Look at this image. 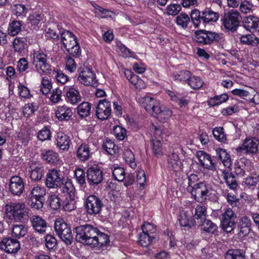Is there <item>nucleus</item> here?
I'll list each match as a JSON object with an SVG mask.
<instances>
[{
  "mask_svg": "<svg viewBox=\"0 0 259 259\" xmlns=\"http://www.w3.org/2000/svg\"><path fill=\"white\" fill-rule=\"evenodd\" d=\"M29 211V208L23 202L6 204L5 206L6 219L15 222H19L27 216Z\"/></svg>",
  "mask_w": 259,
  "mask_h": 259,
  "instance_id": "1",
  "label": "nucleus"
},
{
  "mask_svg": "<svg viewBox=\"0 0 259 259\" xmlns=\"http://www.w3.org/2000/svg\"><path fill=\"white\" fill-rule=\"evenodd\" d=\"M216 153L224 166L228 169L223 171L222 176L223 179L229 188L232 189H235L236 187L237 184L234 177L232 175L230 170L232 165V161L229 155L225 149L222 148L217 149Z\"/></svg>",
  "mask_w": 259,
  "mask_h": 259,
  "instance_id": "2",
  "label": "nucleus"
},
{
  "mask_svg": "<svg viewBox=\"0 0 259 259\" xmlns=\"http://www.w3.org/2000/svg\"><path fill=\"white\" fill-rule=\"evenodd\" d=\"M187 191L196 201L201 203L204 202L210 195H214L215 192L211 186L205 182L198 183L193 187H187Z\"/></svg>",
  "mask_w": 259,
  "mask_h": 259,
  "instance_id": "3",
  "label": "nucleus"
},
{
  "mask_svg": "<svg viewBox=\"0 0 259 259\" xmlns=\"http://www.w3.org/2000/svg\"><path fill=\"white\" fill-rule=\"evenodd\" d=\"M98 231L97 228L88 224L76 227L75 239L82 244L91 245Z\"/></svg>",
  "mask_w": 259,
  "mask_h": 259,
  "instance_id": "4",
  "label": "nucleus"
},
{
  "mask_svg": "<svg viewBox=\"0 0 259 259\" xmlns=\"http://www.w3.org/2000/svg\"><path fill=\"white\" fill-rule=\"evenodd\" d=\"M63 46L68 52L74 56L80 54V49L77 42L76 37L70 31L64 30L61 37Z\"/></svg>",
  "mask_w": 259,
  "mask_h": 259,
  "instance_id": "5",
  "label": "nucleus"
},
{
  "mask_svg": "<svg viewBox=\"0 0 259 259\" xmlns=\"http://www.w3.org/2000/svg\"><path fill=\"white\" fill-rule=\"evenodd\" d=\"M54 228L57 235L66 244L71 243L73 236L71 229L63 219H58L56 220Z\"/></svg>",
  "mask_w": 259,
  "mask_h": 259,
  "instance_id": "6",
  "label": "nucleus"
},
{
  "mask_svg": "<svg viewBox=\"0 0 259 259\" xmlns=\"http://www.w3.org/2000/svg\"><path fill=\"white\" fill-rule=\"evenodd\" d=\"M47 61L48 57L42 52L39 51L34 52L32 63L39 73L49 74L51 73V69Z\"/></svg>",
  "mask_w": 259,
  "mask_h": 259,
  "instance_id": "7",
  "label": "nucleus"
},
{
  "mask_svg": "<svg viewBox=\"0 0 259 259\" xmlns=\"http://www.w3.org/2000/svg\"><path fill=\"white\" fill-rule=\"evenodd\" d=\"M241 17L236 10H231L225 14L222 20L223 26L228 31H234L239 26Z\"/></svg>",
  "mask_w": 259,
  "mask_h": 259,
  "instance_id": "8",
  "label": "nucleus"
},
{
  "mask_svg": "<svg viewBox=\"0 0 259 259\" xmlns=\"http://www.w3.org/2000/svg\"><path fill=\"white\" fill-rule=\"evenodd\" d=\"M78 81L86 86H95L97 84V80L95 73L90 68L80 67L78 70Z\"/></svg>",
  "mask_w": 259,
  "mask_h": 259,
  "instance_id": "9",
  "label": "nucleus"
},
{
  "mask_svg": "<svg viewBox=\"0 0 259 259\" xmlns=\"http://www.w3.org/2000/svg\"><path fill=\"white\" fill-rule=\"evenodd\" d=\"M46 193V190L44 187L38 186L34 187L30 193L31 206L36 209L42 208Z\"/></svg>",
  "mask_w": 259,
  "mask_h": 259,
  "instance_id": "10",
  "label": "nucleus"
},
{
  "mask_svg": "<svg viewBox=\"0 0 259 259\" xmlns=\"http://www.w3.org/2000/svg\"><path fill=\"white\" fill-rule=\"evenodd\" d=\"M259 140L256 138L251 137L246 138L241 145L238 147L236 150L238 153L244 151L248 154H255L258 152Z\"/></svg>",
  "mask_w": 259,
  "mask_h": 259,
  "instance_id": "11",
  "label": "nucleus"
},
{
  "mask_svg": "<svg viewBox=\"0 0 259 259\" xmlns=\"http://www.w3.org/2000/svg\"><path fill=\"white\" fill-rule=\"evenodd\" d=\"M236 215L230 208L227 209L222 215V228L225 232L230 233L233 230L236 222Z\"/></svg>",
  "mask_w": 259,
  "mask_h": 259,
  "instance_id": "12",
  "label": "nucleus"
},
{
  "mask_svg": "<svg viewBox=\"0 0 259 259\" xmlns=\"http://www.w3.org/2000/svg\"><path fill=\"white\" fill-rule=\"evenodd\" d=\"M111 105L110 102L104 99L100 100L96 107V115L101 120L107 119L111 114Z\"/></svg>",
  "mask_w": 259,
  "mask_h": 259,
  "instance_id": "13",
  "label": "nucleus"
},
{
  "mask_svg": "<svg viewBox=\"0 0 259 259\" xmlns=\"http://www.w3.org/2000/svg\"><path fill=\"white\" fill-rule=\"evenodd\" d=\"M85 206L87 211L89 214L95 215L101 211L103 204L98 197L95 195H91L87 198Z\"/></svg>",
  "mask_w": 259,
  "mask_h": 259,
  "instance_id": "14",
  "label": "nucleus"
},
{
  "mask_svg": "<svg viewBox=\"0 0 259 259\" xmlns=\"http://www.w3.org/2000/svg\"><path fill=\"white\" fill-rule=\"evenodd\" d=\"M219 36V35L216 33L201 30L195 32L194 39L198 43L208 44L214 40H218Z\"/></svg>",
  "mask_w": 259,
  "mask_h": 259,
  "instance_id": "15",
  "label": "nucleus"
},
{
  "mask_svg": "<svg viewBox=\"0 0 259 259\" xmlns=\"http://www.w3.org/2000/svg\"><path fill=\"white\" fill-rule=\"evenodd\" d=\"M138 101L141 106L151 115L161 103L159 101L149 96L140 97L138 98Z\"/></svg>",
  "mask_w": 259,
  "mask_h": 259,
  "instance_id": "16",
  "label": "nucleus"
},
{
  "mask_svg": "<svg viewBox=\"0 0 259 259\" xmlns=\"http://www.w3.org/2000/svg\"><path fill=\"white\" fill-rule=\"evenodd\" d=\"M63 184V179L59 171L55 169L50 170L47 175L46 186L50 188H54Z\"/></svg>",
  "mask_w": 259,
  "mask_h": 259,
  "instance_id": "17",
  "label": "nucleus"
},
{
  "mask_svg": "<svg viewBox=\"0 0 259 259\" xmlns=\"http://www.w3.org/2000/svg\"><path fill=\"white\" fill-rule=\"evenodd\" d=\"M20 245L18 240L11 238H4L0 242V249L8 253H15L20 249Z\"/></svg>",
  "mask_w": 259,
  "mask_h": 259,
  "instance_id": "18",
  "label": "nucleus"
},
{
  "mask_svg": "<svg viewBox=\"0 0 259 259\" xmlns=\"http://www.w3.org/2000/svg\"><path fill=\"white\" fill-rule=\"evenodd\" d=\"M65 100L71 105H76L81 100V96L76 87H66L65 88Z\"/></svg>",
  "mask_w": 259,
  "mask_h": 259,
  "instance_id": "19",
  "label": "nucleus"
},
{
  "mask_svg": "<svg viewBox=\"0 0 259 259\" xmlns=\"http://www.w3.org/2000/svg\"><path fill=\"white\" fill-rule=\"evenodd\" d=\"M171 110L160 103L152 116L157 118L161 122H166L172 115Z\"/></svg>",
  "mask_w": 259,
  "mask_h": 259,
  "instance_id": "20",
  "label": "nucleus"
},
{
  "mask_svg": "<svg viewBox=\"0 0 259 259\" xmlns=\"http://www.w3.org/2000/svg\"><path fill=\"white\" fill-rule=\"evenodd\" d=\"M87 174V180L90 185L98 184L103 180L102 171L97 166L89 168Z\"/></svg>",
  "mask_w": 259,
  "mask_h": 259,
  "instance_id": "21",
  "label": "nucleus"
},
{
  "mask_svg": "<svg viewBox=\"0 0 259 259\" xmlns=\"http://www.w3.org/2000/svg\"><path fill=\"white\" fill-rule=\"evenodd\" d=\"M24 188V184L21 178L18 176L11 177L9 189L10 192L15 195H19L22 193Z\"/></svg>",
  "mask_w": 259,
  "mask_h": 259,
  "instance_id": "22",
  "label": "nucleus"
},
{
  "mask_svg": "<svg viewBox=\"0 0 259 259\" xmlns=\"http://www.w3.org/2000/svg\"><path fill=\"white\" fill-rule=\"evenodd\" d=\"M196 156L204 168L211 170L215 169L214 163L209 154L204 151H199L197 152Z\"/></svg>",
  "mask_w": 259,
  "mask_h": 259,
  "instance_id": "23",
  "label": "nucleus"
},
{
  "mask_svg": "<svg viewBox=\"0 0 259 259\" xmlns=\"http://www.w3.org/2000/svg\"><path fill=\"white\" fill-rule=\"evenodd\" d=\"M28 23L30 25L31 28L37 30L44 23L46 19L44 15L40 13L32 12L31 13L27 19Z\"/></svg>",
  "mask_w": 259,
  "mask_h": 259,
  "instance_id": "24",
  "label": "nucleus"
},
{
  "mask_svg": "<svg viewBox=\"0 0 259 259\" xmlns=\"http://www.w3.org/2000/svg\"><path fill=\"white\" fill-rule=\"evenodd\" d=\"M72 113L71 108L64 105L56 107L55 115L59 121H68L72 116Z\"/></svg>",
  "mask_w": 259,
  "mask_h": 259,
  "instance_id": "25",
  "label": "nucleus"
},
{
  "mask_svg": "<svg viewBox=\"0 0 259 259\" xmlns=\"http://www.w3.org/2000/svg\"><path fill=\"white\" fill-rule=\"evenodd\" d=\"M180 150V149H176L168 155L167 158V167L168 168L175 171L180 168L181 162L179 155Z\"/></svg>",
  "mask_w": 259,
  "mask_h": 259,
  "instance_id": "26",
  "label": "nucleus"
},
{
  "mask_svg": "<svg viewBox=\"0 0 259 259\" xmlns=\"http://www.w3.org/2000/svg\"><path fill=\"white\" fill-rule=\"evenodd\" d=\"M124 75L129 81L133 84L137 90H142L145 88L146 84L144 81L139 78V77L133 73V72L128 69L124 71Z\"/></svg>",
  "mask_w": 259,
  "mask_h": 259,
  "instance_id": "27",
  "label": "nucleus"
},
{
  "mask_svg": "<svg viewBox=\"0 0 259 259\" xmlns=\"http://www.w3.org/2000/svg\"><path fill=\"white\" fill-rule=\"evenodd\" d=\"M90 155V150L87 144L82 143L77 148L76 156L80 161H85L88 160Z\"/></svg>",
  "mask_w": 259,
  "mask_h": 259,
  "instance_id": "28",
  "label": "nucleus"
},
{
  "mask_svg": "<svg viewBox=\"0 0 259 259\" xmlns=\"http://www.w3.org/2000/svg\"><path fill=\"white\" fill-rule=\"evenodd\" d=\"M244 27L251 32L259 31V19L253 16H249L244 21Z\"/></svg>",
  "mask_w": 259,
  "mask_h": 259,
  "instance_id": "29",
  "label": "nucleus"
},
{
  "mask_svg": "<svg viewBox=\"0 0 259 259\" xmlns=\"http://www.w3.org/2000/svg\"><path fill=\"white\" fill-rule=\"evenodd\" d=\"M57 146L62 150H67L69 147L70 140L69 138L64 133L59 132L56 136Z\"/></svg>",
  "mask_w": 259,
  "mask_h": 259,
  "instance_id": "30",
  "label": "nucleus"
},
{
  "mask_svg": "<svg viewBox=\"0 0 259 259\" xmlns=\"http://www.w3.org/2000/svg\"><path fill=\"white\" fill-rule=\"evenodd\" d=\"M33 227L38 232L44 233L47 228V224L45 220L39 216H33L31 218Z\"/></svg>",
  "mask_w": 259,
  "mask_h": 259,
  "instance_id": "31",
  "label": "nucleus"
},
{
  "mask_svg": "<svg viewBox=\"0 0 259 259\" xmlns=\"http://www.w3.org/2000/svg\"><path fill=\"white\" fill-rule=\"evenodd\" d=\"M251 221L249 218L247 216L241 217L239 222L240 236H246L250 231Z\"/></svg>",
  "mask_w": 259,
  "mask_h": 259,
  "instance_id": "32",
  "label": "nucleus"
},
{
  "mask_svg": "<svg viewBox=\"0 0 259 259\" xmlns=\"http://www.w3.org/2000/svg\"><path fill=\"white\" fill-rule=\"evenodd\" d=\"M109 240V237L107 234L100 232L98 230L91 246L93 247H102L104 245H106Z\"/></svg>",
  "mask_w": 259,
  "mask_h": 259,
  "instance_id": "33",
  "label": "nucleus"
},
{
  "mask_svg": "<svg viewBox=\"0 0 259 259\" xmlns=\"http://www.w3.org/2000/svg\"><path fill=\"white\" fill-rule=\"evenodd\" d=\"M167 93L170 99L177 103L182 107H185L189 102V99L183 97L177 92H174L169 90L167 91Z\"/></svg>",
  "mask_w": 259,
  "mask_h": 259,
  "instance_id": "34",
  "label": "nucleus"
},
{
  "mask_svg": "<svg viewBox=\"0 0 259 259\" xmlns=\"http://www.w3.org/2000/svg\"><path fill=\"white\" fill-rule=\"evenodd\" d=\"M219 19V14L210 9H205L202 13V20L204 23L216 22Z\"/></svg>",
  "mask_w": 259,
  "mask_h": 259,
  "instance_id": "35",
  "label": "nucleus"
},
{
  "mask_svg": "<svg viewBox=\"0 0 259 259\" xmlns=\"http://www.w3.org/2000/svg\"><path fill=\"white\" fill-rule=\"evenodd\" d=\"M30 178L33 181L40 180L42 176V170L35 163H32L28 169Z\"/></svg>",
  "mask_w": 259,
  "mask_h": 259,
  "instance_id": "36",
  "label": "nucleus"
},
{
  "mask_svg": "<svg viewBox=\"0 0 259 259\" xmlns=\"http://www.w3.org/2000/svg\"><path fill=\"white\" fill-rule=\"evenodd\" d=\"M240 41L242 44L252 46H257L259 42L258 39L253 34L241 35Z\"/></svg>",
  "mask_w": 259,
  "mask_h": 259,
  "instance_id": "37",
  "label": "nucleus"
},
{
  "mask_svg": "<svg viewBox=\"0 0 259 259\" xmlns=\"http://www.w3.org/2000/svg\"><path fill=\"white\" fill-rule=\"evenodd\" d=\"M123 157L126 163L132 168H135L137 164L135 161V155L133 152L128 149H125L123 153Z\"/></svg>",
  "mask_w": 259,
  "mask_h": 259,
  "instance_id": "38",
  "label": "nucleus"
},
{
  "mask_svg": "<svg viewBox=\"0 0 259 259\" xmlns=\"http://www.w3.org/2000/svg\"><path fill=\"white\" fill-rule=\"evenodd\" d=\"M228 99L229 97L227 94H223L210 98L208 101V105L210 107L218 106L226 102Z\"/></svg>",
  "mask_w": 259,
  "mask_h": 259,
  "instance_id": "39",
  "label": "nucleus"
},
{
  "mask_svg": "<svg viewBox=\"0 0 259 259\" xmlns=\"http://www.w3.org/2000/svg\"><path fill=\"white\" fill-rule=\"evenodd\" d=\"M27 47L26 40L24 37H16L13 41V48L15 52H21Z\"/></svg>",
  "mask_w": 259,
  "mask_h": 259,
  "instance_id": "40",
  "label": "nucleus"
},
{
  "mask_svg": "<svg viewBox=\"0 0 259 259\" xmlns=\"http://www.w3.org/2000/svg\"><path fill=\"white\" fill-rule=\"evenodd\" d=\"M12 11L14 15L17 17L24 18L27 13V9L22 4H15L12 7Z\"/></svg>",
  "mask_w": 259,
  "mask_h": 259,
  "instance_id": "41",
  "label": "nucleus"
},
{
  "mask_svg": "<svg viewBox=\"0 0 259 259\" xmlns=\"http://www.w3.org/2000/svg\"><path fill=\"white\" fill-rule=\"evenodd\" d=\"M187 83L192 89L197 90L200 89L203 84V81L199 77L190 74V77Z\"/></svg>",
  "mask_w": 259,
  "mask_h": 259,
  "instance_id": "42",
  "label": "nucleus"
},
{
  "mask_svg": "<svg viewBox=\"0 0 259 259\" xmlns=\"http://www.w3.org/2000/svg\"><path fill=\"white\" fill-rule=\"evenodd\" d=\"M179 222L182 227H189L191 228L194 225L192 219L184 211L180 212L179 217Z\"/></svg>",
  "mask_w": 259,
  "mask_h": 259,
  "instance_id": "43",
  "label": "nucleus"
},
{
  "mask_svg": "<svg viewBox=\"0 0 259 259\" xmlns=\"http://www.w3.org/2000/svg\"><path fill=\"white\" fill-rule=\"evenodd\" d=\"M217 229V226L208 220L204 219L201 225V230L209 233H213Z\"/></svg>",
  "mask_w": 259,
  "mask_h": 259,
  "instance_id": "44",
  "label": "nucleus"
},
{
  "mask_svg": "<svg viewBox=\"0 0 259 259\" xmlns=\"http://www.w3.org/2000/svg\"><path fill=\"white\" fill-rule=\"evenodd\" d=\"M22 25L20 21H14L10 24L8 28V33L10 35L15 36L21 30Z\"/></svg>",
  "mask_w": 259,
  "mask_h": 259,
  "instance_id": "45",
  "label": "nucleus"
},
{
  "mask_svg": "<svg viewBox=\"0 0 259 259\" xmlns=\"http://www.w3.org/2000/svg\"><path fill=\"white\" fill-rule=\"evenodd\" d=\"M177 24L183 28H186L190 22L189 16L184 13H181L176 17Z\"/></svg>",
  "mask_w": 259,
  "mask_h": 259,
  "instance_id": "46",
  "label": "nucleus"
},
{
  "mask_svg": "<svg viewBox=\"0 0 259 259\" xmlns=\"http://www.w3.org/2000/svg\"><path fill=\"white\" fill-rule=\"evenodd\" d=\"M116 50L118 54L123 57H130L132 56V53L130 49L120 41L116 42Z\"/></svg>",
  "mask_w": 259,
  "mask_h": 259,
  "instance_id": "47",
  "label": "nucleus"
},
{
  "mask_svg": "<svg viewBox=\"0 0 259 259\" xmlns=\"http://www.w3.org/2000/svg\"><path fill=\"white\" fill-rule=\"evenodd\" d=\"M26 232V229L22 225H14L12 228V235L16 238L24 236Z\"/></svg>",
  "mask_w": 259,
  "mask_h": 259,
  "instance_id": "48",
  "label": "nucleus"
},
{
  "mask_svg": "<svg viewBox=\"0 0 259 259\" xmlns=\"http://www.w3.org/2000/svg\"><path fill=\"white\" fill-rule=\"evenodd\" d=\"M91 110V105L87 102H83L77 107L78 114L81 117L88 116Z\"/></svg>",
  "mask_w": 259,
  "mask_h": 259,
  "instance_id": "49",
  "label": "nucleus"
},
{
  "mask_svg": "<svg viewBox=\"0 0 259 259\" xmlns=\"http://www.w3.org/2000/svg\"><path fill=\"white\" fill-rule=\"evenodd\" d=\"M112 176L114 179L119 182H122L125 179L124 169L118 166H114L112 168Z\"/></svg>",
  "mask_w": 259,
  "mask_h": 259,
  "instance_id": "50",
  "label": "nucleus"
},
{
  "mask_svg": "<svg viewBox=\"0 0 259 259\" xmlns=\"http://www.w3.org/2000/svg\"><path fill=\"white\" fill-rule=\"evenodd\" d=\"M42 157L49 163H54L58 160V155L52 150H47L43 152Z\"/></svg>",
  "mask_w": 259,
  "mask_h": 259,
  "instance_id": "51",
  "label": "nucleus"
},
{
  "mask_svg": "<svg viewBox=\"0 0 259 259\" xmlns=\"http://www.w3.org/2000/svg\"><path fill=\"white\" fill-rule=\"evenodd\" d=\"M212 134L217 140L223 143L226 142L227 140L226 136L222 127H217L213 128Z\"/></svg>",
  "mask_w": 259,
  "mask_h": 259,
  "instance_id": "52",
  "label": "nucleus"
},
{
  "mask_svg": "<svg viewBox=\"0 0 259 259\" xmlns=\"http://www.w3.org/2000/svg\"><path fill=\"white\" fill-rule=\"evenodd\" d=\"M103 148L108 154L113 155L117 152L118 147L111 140H107L103 144Z\"/></svg>",
  "mask_w": 259,
  "mask_h": 259,
  "instance_id": "53",
  "label": "nucleus"
},
{
  "mask_svg": "<svg viewBox=\"0 0 259 259\" xmlns=\"http://www.w3.org/2000/svg\"><path fill=\"white\" fill-rule=\"evenodd\" d=\"M153 237L150 234L142 232L140 235L139 243L143 247H147L151 243Z\"/></svg>",
  "mask_w": 259,
  "mask_h": 259,
  "instance_id": "54",
  "label": "nucleus"
},
{
  "mask_svg": "<svg viewBox=\"0 0 259 259\" xmlns=\"http://www.w3.org/2000/svg\"><path fill=\"white\" fill-rule=\"evenodd\" d=\"M50 206L53 209L59 208L61 205V202L59 197L56 194H52L48 198Z\"/></svg>",
  "mask_w": 259,
  "mask_h": 259,
  "instance_id": "55",
  "label": "nucleus"
},
{
  "mask_svg": "<svg viewBox=\"0 0 259 259\" xmlns=\"http://www.w3.org/2000/svg\"><path fill=\"white\" fill-rule=\"evenodd\" d=\"M52 88V83L50 80L44 77L42 78L40 90L43 94H48Z\"/></svg>",
  "mask_w": 259,
  "mask_h": 259,
  "instance_id": "56",
  "label": "nucleus"
},
{
  "mask_svg": "<svg viewBox=\"0 0 259 259\" xmlns=\"http://www.w3.org/2000/svg\"><path fill=\"white\" fill-rule=\"evenodd\" d=\"M152 142L154 154L157 157H160L163 154V143L159 141H152Z\"/></svg>",
  "mask_w": 259,
  "mask_h": 259,
  "instance_id": "57",
  "label": "nucleus"
},
{
  "mask_svg": "<svg viewBox=\"0 0 259 259\" xmlns=\"http://www.w3.org/2000/svg\"><path fill=\"white\" fill-rule=\"evenodd\" d=\"M226 259H245V257L241 250L232 249L228 251Z\"/></svg>",
  "mask_w": 259,
  "mask_h": 259,
  "instance_id": "58",
  "label": "nucleus"
},
{
  "mask_svg": "<svg viewBox=\"0 0 259 259\" xmlns=\"http://www.w3.org/2000/svg\"><path fill=\"white\" fill-rule=\"evenodd\" d=\"M190 72L188 70H182L173 74V77L176 80L186 81L187 82L190 77Z\"/></svg>",
  "mask_w": 259,
  "mask_h": 259,
  "instance_id": "59",
  "label": "nucleus"
},
{
  "mask_svg": "<svg viewBox=\"0 0 259 259\" xmlns=\"http://www.w3.org/2000/svg\"><path fill=\"white\" fill-rule=\"evenodd\" d=\"M61 97L62 91L59 88H56L51 93L50 99L53 103L57 104L62 101Z\"/></svg>",
  "mask_w": 259,
  "mask_h": 259,
  "instance_id": "60",
  "label": "nucleus"
},
{
  "mask_svg": "<svg viewBox=\"0 0 259 259\" xmlns=\"http://www.w3.org/2000/svg\"><path fill=\"white\" fill-rule=\"evenodd\" d=\"M181 10V7L180 5L172 4L168 5L165 10L167 15L176 16L180 12Z\"/></svg>",
  "mask_w": 259,
  "mask_h": 259,
  "instance_id": "61",
  "label": "nucleus"
},
{
  "mask_svg": "<svg viewBox=\"0 0 259 259\" xmlns=\"http://www.w3.org/2000/svg\"><path fill=\"white\" fill-rule=\"evenodd\" d=\"M153 132V138L152 141H163L164 134L161 128L152 125L151 129Z\"/></svg>",
  "mask_w": 259,
  "mask_h": 259,
  "instance_id": "62",
  "label": "nucleus"
},
{
  "mask_svg": "<svg viewBox=\"0 0 259 259\" xmlns=\"http://www.w3.org/2000/svg\"><path fill=\"white\" fill-rule=\"evenodd\" d=\"M191 18L192 21L196 27L199 26L202 20V16L200 15V12L196 9H194L191 11Z\"/></svg>",
  "mask_w": 259,
  "mask_h": 259,
  "instance_id": "63",
  "label": "nucleus"
},
{
  "mask_svg": "<svg viewBox=\"0 0 259 259\" xmlns=\"http://www.w3.org/2000/svg\"><path fill=\"white\" fill-rule=\"evenodd\" d=\"M37 109V107L33 103L26 104L23 108V113L26 117L32 115Z\"/></svg>",
  "mask_w": 259,
  "mask_h": 259,
  "instance_id": "64",
  "label": "nucleus"
}]
</instances>
